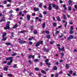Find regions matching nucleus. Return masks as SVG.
Listing matches in <instances>:
<instances>
[{
	"label": "nucleus",
	"mask_w": 77,
	"mask_h": 77,
	"mask_svg": "<svg viewBox=\"0 0 77 77\" xmlns=\"http://www.w3.org/2000/svg\"><path fill=\"white\" fill-rule=\"evenodd\" d=\"M13 57H7L6 58V60H10V62L11 63H12V61H13V60L12 59H13Z\"/></svg>",
	"instance_id": "obj_1"
},
{
	"label": "nucleus",
	"mask_w": 77,
	"mask_h": 77,
	"mask_svg": "<svg viewBox=\"0 0 77 77\" xmlns=\"http://www.w3.org/2000/svg\"><path fill=\"white\" fill-rule=\"evenodd\" d=\"M74 38V36L73 35H69L67 38V41H71V39Z\"/></svg>",
	"instance_id": "obj_2"
},
{
	"label": "nucleus",
	"mask_w": 77,
	"mask_h": 77,
	"mask_svg": "<svg viewBox=\"0 0 77 77\" xmlns=\"http://www.w3.org/2000/svg\"><path fill=\"white\" fill-rule=\"evenodd\" d=\"M52 6H53L54 8H55V9L57 10L59 9V7L57 5H56L55 4H53L52 5Z\"/></svg>",
	"instance_id": "obj_3"
},
{
	"label": "nucleus",
	"mask_w": 77,
	"mask_h": 77,
	"mask_svg": "<svg viewBox=\"0 0 77 77\" xmlns=\"http://www.w3.org/2000/svg\"><path fill=\"white\" fill-rule=\"evenodd\" d=\"M9 25L7 24L6 26V27H4V29L5 30H7V29H10V27H9Z\"/></svg>",
	"instance_id": "obj_4"
},
{
	"label": "nucleus",
	"mask_w": 77,
	"mask_h": 77,
	"mask_svg": "<svg viewBox=\"0 0 77 77\" xmlns=\"http://www.w3.org/2000/svg\"><path fill=\"white\" fill-rule=\"evenodd\" d=\"M31 58H32L33 59H35V55H33L32 56L31 55L28 56V59H31Z\"/></svg>",
	"instance_id": "obj_5"
},
{
	"label": "nucleus",
	"mask_w": 77,
	"mask_h": 77,
	"mask_svg": "<svg viewBox=\"0 0 77 77\" xmlns=\"http://www.w3.org/2000/svg\"><path fill=\"white\" fill-rule=\"evenodd\" d=\"M48 9L49 11H51L52 10L51 8V4H49Z\"/></svg>",
	"instance_id": "obj_6"
},
{
	"label": "nucleus",
	"mask_w": 77,
	"mask_h": 77,
	"mask_svg": "<svg viewBox=\"0 0 77 77\" xmlns=\"http://www.w3.org/2000/svg\"><path fill=\"white\" fill-rule=\"evenodd\" d=\"M33 9L35 12H36V11H39V8H34Z\"/></svg>",
	"instance_id": "obj_7"
},
{
	"label": "nucleus",
	"mask_w": 77,
	"mask_h": 77,
	"mask_svg": "<svg viewBox=\"0 0 77 77\" xmlns=\"http://www.w3.org/2000/svg\"><path fill=\"white\" fill-rule=\"evenodd\" d=\"M63 7L64 8V10H67V8L66 6V5L65 4H64L63 6Z\"/></svg>",
	"instance_id": "obj_8"
},
{
	"label": "nucleus",
	"mask_w": 77,
	"mask_h": 77,
	"mask_svg": "<svg viewBox=\"0 0 77 77\" xmlns=\"http://www.w3.org/2000/svg\"><path fill=\"white\" fill-rule=\"evenodd\" d=\"M26 17L28 19V20H30V16L29 15H27L26 16Z\"/></svg>",
	"instance_id": "obj_9"
},
{
	"label": "nucleus",
	"mask_w": 77,
	"mask_h": 77,
	"mask_svg": "<svg viewBox=\"0 0 77 77\" xmlns=\"http://www.w3.org/2000/svg\"><path fill=\"white\" fill-rule=\"evenodd\" d=\"M4 22L5 21V19L3 18H2L1 20H0V23H2V21Z\"/></svg>",
	"instance_id": "obj_10"
},
{
	"label": "nucleus",
	"mask_w": 77,
	"mask_h": 77,
	"mask_svg": "<svg viewBox=\"0 0 77 77\" xmlns=\"http://www.w3.org/2000/svg\"><path fill=\"white\" fill-rule=\"evenodd\" d=\"M30 30L31 31H32L33 30V29H34V26L33 25H31L30 26Z\"/></svg>",
	"instance_id": "obj_11"
},
{
	"label": "nucleus",
	"mask_w": 77,
	"mask_h": 77,
	"mask_svg": "<svg viewBox=\"0 0 77 77\" xmlns=\"http://www.w3.org/2000/svg\"><path fill=\"white\" fill-rule=\"evenodd\" d=\"M33 33L34 35H36L38 33V31L36 30H34L33 31Z\"/></svg>",
	"instance_id": "obj_12"
},
{
	"label": "nucleus",
	"mask_w": 77,
	"mask_h": 77,
	"mask_svg": "<svg viewBox=\"0 0 77 77\" xmlns=\"http://www.w3.org/2000/svg\"><path fill=\"white\" fill-rule=\"evenodd\" d=\"M68 3L69 5H72V1L71 0H69Z\"/></svg>",
	"instance_id": "obj_13"
},
{
	"label": "nucleus",
	"mask_w": 77,
	"mask_h": 77,
	"mask_svg": "<svg viewBox=\"0 0 77 77\" xmlns=\"http://www.w3.org/2000/svg\"><path fill=\"white\" fill-rule=\"evenodd\" d=\"M45 23H44L42 25V27L44 29V28H45Z\"/></svg>",
	"instance_id": "obj_14"
},
{
	"label": "nucleus",
	"mask_w": 77,
	"mask_h": 77,
	"mask_svg": "<svg viewBox=\"0 0 77 77\" xmlns=\"http://www.w3.org/2000/svg\"><path fill=\"white\" fill-rule=\"evenodd\" d=\"M40 44H41V45H42L43 44V41H41V42L39 41V45H40Z\"/></svg>",
	"instance_id": "obj_15"
},
{
	"label": "nucleus",
	"mask_w": 77,
	"mask_h": 77,
	"mask_svg": "<svg viewBox=\"0 0 77 77\" xmlns=\"http://www.w3.org/2000/svg\"><path fill=\"white\" fill-rule=\"evenodd\" d=\"M5 45H11V43L10 42H7L5 43Z\"/></svg>",
	"instance_id": "obj_16"
},
{
	"label": "nucleus",
	"mask_w": 77,
	"mask_h": 77,
	"mask_svg": "<svg viewBox=\"0 0 77 77\" xmlns=\"http://www.w3.org/2000/svg\"><path fill=\"white\" fill-rule=\"evenodd\" d=\"M17 27H18V25L16 24L14 26H13V28L14 29H16Z\"/></svg>",
	"instance_id": "obj_17"
},
{
	"label": "nucleus",
	"mask_w": 77,
	"mask_h": 77,
	"mask_svg": "<svg viewBox=\"0 0 77 77\" xmlns=\"http://www.w3.org/2000/svg\"><path fill=\"white\" fill-rule=\"evenodd\" d=\"M17 53H14V54H11V56H16V55H17Z\"/></svg>",
	"instance_id": "obj_18"
},
{
	"label": "nucleus",
	"mask_w": 77,
	"mask_h": 77,
	"mask_svg": "<svg viewBox=\"0 0 77 77\" xmlns=\"http://www.w3.org/2000/svg\"><path fill=\"white\" fill-rule=\"evenodd\" d=\"M53 68L54 69V70H56L57 69V67H56V66H54L53 67Z\"/></svg>",
	"instance_id": "obj_19"
},
{
	"label": "nucleus",
	"mask_w": 77,
	"mask_h": 77,
	"mask_svg": "<svg viewBox=\"0 0 77 77\" xmlns=\"http://www.w3.org/2000/svg\"><path fill=\"white\" fill-rule=\"evenodd\" d=\"M46 37L48 39H50L51 38V36L49 35H46Z\"/></svg>",
	"instance_id": "obj_20"
},
{
	"label": "nucleus",
	"mask_w": 77,
	"mask_h": 77,
	"mask_svg": "<svg viewBox=\"0 0 77 77\" xmlns=\"http://www.w3.org/2000/svg\"><path fill=\"white\" fill-rule=\"evenodd\" d=\"M7 34L6 33V32H5L3 33L2 35V37H5V36H6Z\"/></svg>",
	"instance_id": "obj_21"
},
{
	"label": "nucleus",
	"mask_w": 77,
	"mask_h": 77,
	"mask_svg": "<svg viewBox=\"0 0 77 77\" xmlns=\"http://www.w3.org/2000/svg\"><path fill=\"white\" fill-rule=\"evenodd\" d=\"M26 32V30H23L20 32L21 33H23L25 32Z\"/></svg>",
	"instance_id": "obj_22"
},
{
	"label": "nucleus",
	"mask_w": 77,
	"mask_h": 77,
	"mask_svg": "<svg viewBox=\"0 0 77 77\" xmlns=\"http://www.w3.org/2000/svg\"><path fill=\"white\" fill-rule=\"evenodd\" d=\"M59 76V74L57 73H56L55 74V77H58Z\"/></svg>",
	"instance_id": "obj_23"
},
{
	"label": "nucleus",
	"mask_w": 77,
	"mask_h": 77,
	"mask_svg": "<svg viewBox=\"0 0 77 77\" xmlns=\"http://www.w3.org/2000/svg\"><path fill=\"white\" fill-rule=\"evenodd\" d=\"M57 20L58 21H61V20L60 18V17L58 16L57 17Z\"/></svg>",
	"instance_id": "obj_24"
},
{
	"label": "nucleus",
	"mask_w": 77,
	"mask_h": 77,
	"mask_svg": "<svg viewBox=\"0 0 77 77\" xmlns=\"http://www.w3.org/2000/svg\"><path fill=\"white\" fill-rule=\"evenodd\" d=\"M39 17L41 18H43V16H42V14L39 13Z\"/></svg>",
	"instance_id": "obj_25"
},
{
	"label": "nucleus",
	"mask_w": 77,
	"mask_h": 77,
	"mask_svg": "<svg viewBox=\"0 0 77 77\" xmlns=\"http://www.w3.org/2000/svg\"><path fill=\"white\" fill-rule=\"evenodd\" d=\"M63 19L65 20H66L67 19L66 17V15H63Z\"/></svg>",
	"instance_id": "obj_26"
},
{
	"label": "nucleus",
	"mask_w": 77,
	"mask_h": 77,
	"mask_svg": "<svg viewBox=\"0 0 77 77\" xmlns=\"http://www.w3.org/2000/svg\"><path fill=\"white\" fill-rule=\"evenodd\" d=\"M42 3H40L39 4V7L40 8H42Z\"/></svg>",
	"instance_id": "obj_27"
},
{
	"label": "nucleus",
	"mask_w": 77,
	"mask_h": 77,
	"mask_svg": "<svg viewBox=\"0 0 77 77\" xmlns=\"http://www.w3.org/2000/svg\"><path fill=\"white\" fill-rule=\"evenodd\" d=\"M3 37V38L2 39V40L3 41H6V39H7V38L6 37Z\"/></svg>",
	"instance_id": "obj_28"
},
{
	"label": "nucleus",
	"mask_w": 77,
	"mask_h": 77,
	"mask_svg": "<svg viewBox=\"0 0 77 77\" xmlns=\"http://www.w3.org/2000/svg\"><path fill=\"white\" fill-rule=\"evenodd\" d=\"M4 70H5V71H8V68H7L6 67H5L4 68Z\"/></svg>",
	"instance_id": "obj_29"
},
{
	"label": "nucleus",
	"mask_w": 77,
	"mask_h": 77,
	"mask_svg": "<svg viewBox=\"0 0 77 77\" xmlns=\"http://www.w3.org/2000/svg\"><path fill=\"white\" fill-rule=\"evenodd\" d=\"M39 61V60L38 59H35L34 60V62H38Z\"/></svg>",
	"instance_id": "obj_30"
},
{
	"label": "nucleus",
	"mask_w": 77,
	"mask_h": 77,
	"mask_svg": "<svg viewBox=\"0 0 77 77\" xmlns=\"http://www.w3.org/2000/svg\"><path fill=\"white\" fill-rule=\"evenodd\" d=\"M28 63H29L30 65H31V64L32 63V61H31V60H29L28 61Z\"/></svg>",
	"instance_id": "obj_31"
},
{
	"label": "nucleus",
	"mask_w": 77,
	"mask_h": 77,
	"mask_svg": "<svg viewBox=\"0 0 77 77\" xmlns=\"http://www.w3.org/2000/svg\"><path fill=\"white\" fill-rule=\"evenodd\" d=\"M17 64H14V66H13V67L14 68H17Z\"/></svg>",
	"instance_id": "obj_32"
},
{
	"label": "nucleus",
	"mask_w": 77,
	"mask_h": 77,
	"mask_svg": "<svg viewBox=\"0 0 77 77\" xmlns=\"http://www.w3.org/2000/svg\"><path fill=\"white\" fill-rule=\"evenodd\" d=\"M54 27H56L57 26V24L56 23H53Z\"/></svg>",
	"instance_id": "obj_33"
},
{
	"label": "nucleus",
	"mask_w": 77,
	"mask_h": 77,
	"mask_svg": "<svg viewBox=\"0 0 77 77\" xmlns=\"http://www.w3.org/2000/svg\"><path fill=\"white\" fill-rule=\"evenodd\" d=\"M71 9H72L71 7L70 6L68 8V11H71Z\"/></svg>",
	"instance_id": "obj_34"
},
{
	"label": "nucleus",
	"mask_w": 77,
	"mask_h": 77,
	"mask_svg": "<svg viewBox=\"0 0 77 77\" xmlns=\"http://www.w3.org/2000/svg\"><path fill=\"white\" fill-rule=\"evenodd\" d=\"M8 76V77H12V74L10 73L7 75Z\"/></svg>",
	"instance_id": "obj_35"
},
{
	"label": "nucleus",
	"mask_w": 77,
	"mask_h": 77,
	"mask_svg": "<svg viewBox=\"0 0 77 77\" xmlns=\"http://www.w3.org/2000/svg\"><path fill=\"white\" fill-rule=\"evenodd\" d=\"M23 40H21L19 42V44H23Z\"/></svg>",
	"instance_id": "obj_36"
},
{
	"label": "nucleus",
	"mask_w": 77,
	"mask_h": 77,
	"mask_svg": "<svg viewBox=\"0 0 77 77\" xmlns=\"http://www.w3.org/2000/svg\"><path fill=\"white\" fill-rule=\"evenodd\" d=\"M12 63V61L11 63L10 62H10H8L7 63V65H11V63Z\"/></svg>",
	"instance_id": "obj_37"
},
{
	"label": "nucleus",
	"mask_w": 77,
	"mask_h": 77,
	"mask_svg": "<svg viewBox=\"0 0 77 77\" xmlns=\"http://www.w3.org/2000/svg\"><path fill=\"white\" fill-rule=\"evenodd\" d=\"M66 68H67V69H68V68H69V65H68V64H66Z\"/></svg>",
	"instance_id": "obj_38"
},
{
	"label": "nucleus",
	"mask_w": 77,
	"mask_h": 77,
	"mask_svg": "<svg viewBox=\"0 0 77 77\" xmlns=\"http://www.w3.org/2000/svg\"><path fill=\"white\" fill-rule=\"evenodd\" d=\"M61 50L63 51H65V48H64V47H63L62 48H61Z\"/></svg>",
	"instance_id": "obj_39"
},
{
	"label": "nucleus",
	"mask_w": 77,
	"mask_h": 77,
	"mask_svg": "<svg viewBox=\"0 0 77 77\" xmlns=\"http://www.w3.org/2000/svg\"><path fill=\"white\" fill-rule=\"evenodd\" d=\"M74 33V32L72 31H70L69 32L70 34H73Z\"/></svg>",
	"instance_id": "obj_40"
},
{
	"label": "nucleus",
	"mask_w": 77,
	"mask_h": 77,
	"mask_svg": "<svg viewBox=\"0 0 77 77\" xmlns=\"http://www.w3.org/2000/svg\"><path fill=\"white\" fill-rule=\"evenodd\" d=\"M55 64L57 65V66H58L59 64V63L58 61H57L56 63H55Z\"/></svg>",
	"instance_id": "obj_41"
},
{
	"label": "nucleus",
	"mask_w": 77,
	"mask_h": 77,
	"mask_svg": "<svg viewBox=\"0 0 77 77\" xmlns=\"http://www.w3.org/2000/svg\"><path fill=\"white\" fill-rule=\"evenodd\" d=\"M74 30V28L73 27V26H71L70 30Z\"/></svg>",
	"instance_id": "obj_42"
},
{
	"label": "nucleus",
	"mask_w": 77,
	"mask_h": 77,
	"mask_svg": "<svg viewBox=\"0 0 77 77\" xmlns=\"http://www.w3.org/2000/svg\"><path fill=\"white\" fill-rule=\"evenodd\" d=\"M43 13L44 14V15H47V13L45 11H43Z\"/></svg>",
	"instance_id": "obj_43"
},
{
	"label": "nucleus",
	"mask_w": 77,
	"mask_h": 77,
	"mask_svg": "<svg viewBox=\"0 0 77 77\" xmlns=\"http://www.w3.org/2000/svg\"><path fill=\"white\" fill-rule=\"evenodd\" d=\"M67 23H67V22H66L64 25V27H65V28H66V26H67Z\"/></svg>",
	"instance_id": "obj_44"
},
{
	"label": "nucleus",
	"mask_w": 77,
	"mask_h": 77,
	"mask_svg": "<svg viewBox=\"0 0 77 77\" xmlns=\"http://www.w3.org/2000/svg\"><path fill=\"white\" fill-rule=\"evenodd\" d=\"M72 72H73V71H72V70H70L69 73L70 74H72Z\"/></svg>",
	"instance_id": "obj_45"
},
{
	"label": "nucleus",
	"mask_w": 77,
	"mask_h": 77,
	"mask_svg": "<svg viewBox=\"0 0 77 77\" xmlns=\"http://www.w3.org/2000/svg\"><path fill=\"white\" fill-rule=\"evenodd\" d=\"M42 72L43 74H45V71L44 70H42Z\"/></svg>",
	"instance_id": "obj_46"
},
{
	"label": "nucleus",
	"mask_w": 77,
	"mask_h": 77,
	"mask_svg": "<svg viewBox=\"0 0 77 77\" xmlns=\"http://www.w3.org/2000/svg\"><path fill=\"white\" fill-rule=\"evenodd\" d=\"M36 47H38V46H39V41L38 42L35 44Z\"/></svg>",
	"instance_id": "obj_47"
},
{
	"label": "nucleus",
	"mask_w": 77,
	"mask_h": 77,
	"mask_svg": "<svg viewBox=\"0 0 77 77\" xmlns=\"http://www.w3.org/2000/svg\"><path fill=\"white\" fill-rule=\"evenodd\" d=\"M13 12V11L11 10L9 11L8 13L9 14H11V13H12Z\"/></svg>",
	"instance_id": "obj_48"
},
{
	"label": "nucleus",
	"mask_w": 77,
	"mask_h": 77,
	"mask_svg": "<svg viewBox=\"0 0 77 77\" xmlns=\"http://www.w3.org/2000/svg\"><path fill=\"white\" fill-rule=\"evenodd\" d=\"M46 64L47 65H51V64H50V63H48V62L46 63Z\"/></svg>",
	"instance_id": "obj_49"
},
{
	"label": "nucleus",
	"mask_w": 77,
	"mask_h": 77,
	"mask_svg": "<svg viewBox=\"0 0 77 77\" xmlns=\"http://www.w3.org/2000/svg\"><path fill=\"white\" fill-rule=\"evenodd\" d=\"M45 62H46V63L49 62V60L48 59H47L46 60H45Z\"/></svg>",
	"instance_id": "obj_50"
},
{
	"label": "nucleus",
	"mask_w": 77,
	"mask_h": 77,
	"mask_svg": "<svg viewBox=\"0 0 77 77\" xmlns=\"http://www.w3.org/2000/svg\"><path fill=\"white\" fill-rule=\"evenodd\" d=\"M46 33H47V34H49L50 33V32L48 31H45Z\"/></svg>",
	"instance_id": "obj_51"
},
{
	"label": "nucleus",
	"mask_w": 77,
	"mask_h": 77,
	"mask_svg": "<svg viewBox=\"0 0 77 77\" xmlns=\"http://www.w3.org/2000/svg\"><path fill=\"white\" fill-rule=\"evenodd\" d=\"M16 11H20V9L18 8H16L15 9Z\"/></svg>",
	"instance_id": "obj_52"
},
{
	"label": "nucleus",
	"mask_w": 77,
	"mask_h": 77,
	"mask_svg": "<svg viewBox=\"0 0 77 77\" xmlns=\"http://www.w3.org/2000/svg\"><path fill=\"white\" fill-rule=\"evenodd\" d=\"M58 49L59 51H61V48H60V47H58Z\"/></svg>",
	"instance_id": "obj_53"
},
{
	"label": "nucleus",
	"mask_w": 77,
	"mask_h": 77,
	"mask_svg": "<svg viewBox=\"0 0 77 77\" xmlns=\"http://www.w3.org/2000/svg\"><path fill=\"white\" fill-rule=\"evenodd\" d=\"M3 3L4 4H6L7 3V1H4Z\"/></svg>",
	"instance_id": "obj_54"
},
{
	"label": "nucleus",
	"mask_w": 77,
	"mask_h": 77,
	"mask_svg": "<svg viewBox=\"0 0 77 77\" xmlns=\"http://www.w3.org/2000/svg\"><path fill=\"white\" fill-rule=\"evenodd\" d=\"M32 74H33V73H32V72H31L30 73H29V75H30V76H32Z\"/></svg>",
	"instance_id": "obj_55"
},
{
	"label": "nucleus",
	"mask_w": 77,
	"mask_h": 77,
	"mask_svg": "<svg viewBox=\"0 0 77 77\" xmlns=\"http://www.w3.org/2000/svg\"><path fill=\"white\" fill-rule=\"evenodd\" d=\"M29 43L30 45H32L33 44V43L32 42H29Z\"/></svg>",
	"instance_id": "obj_56"
},
{
	"label": "nucleus",
	"mask_w": 77,
	"mask_h": 77,
	"mask_svg": "<svg viewBox=\"0 0 77 77\" xmlns=\"http://www.w3.org/2000/svg\"><path fill=\"white\" fill-rule=\"evenodd\" d=\"M35 70L36 71H39V68L36 67L35 68Z\"/></svg>",
	"instance_id": "obj_57"
},
{
	"label": "nucleus",
	"mask_w": 77,
	"mask_h": 77,
	"mask_svg": "<svg viewBox=\"0 0 77 77\" xmlns=\"http://www.w3.org/2000/svg\"><path fill=\"white\" fill-rule=\"evenodd\" d=\"M19 15H22V12H21V11L19 12Z\"/></svg>",
	"instance_id": "obj_58"
},
{
	"label": "nucleus",
	"mask_w": 77,
	"mask_h": 77,
	"mask_svg": "<svg viewBox=\"0 0 77 77\" xmlns=\"http://www.w3.org/2000/svg\"><path fill=\"white\" fill-rule=\"evenodd\" d=\"M62 73H63V72H62V71H60V72L59 73V74H62Z\"/></svg>",
	"instance_id": "obj_59"
},
{
	"label": "nucleus",
	"mask_w": 77,
	"mask_h": 77,
	"mask_svg": "<svg viewBox=\"0 0 77 77\" xmlns=\"http://www.w3.org/2000/svg\"><path fill=\"white\" fill-rule=\"evenodd\" d=\"M69 23L71 25H72L73 24V23L71 21V22H69Z\"/></svg>",
	"instance_id": "obj_60"
},
{
	"label": "nucleus",
	"mask_w": 77,
	"mask_h": 77,
	"mask_svg": "<svg viewBox=\"0 0 77 77\" xmlns=\"http://www.w3.org/2000/svg\"><path fill=\"white\" fill-rule=\"evenodd\" d=\"M10 23H11V22H10V21H8V22H7V24L9 25V24H10Z\"/></svg>",
	"instance_id": "obj_61"
},
{
	"label": "nucleus",
	"mask_w": 77,
	"mask_h": 77,
	"mask_svg": "<svg viewBox=\"0 0 77 77\" xmlns=\"http://www.w3.org/2000/svg\"><path fill=\"white\" fill-rule=\"evenodd\" d=\"M74 8H75L77 10V5H74Z\"/></svg>",
	"instance_id": "obj_62"
},
{
	"label": "nucleus",
	"mask_w": 77,
	"mask_h": 77,
	"mask_svg": "<svg viewBox=\"0 0 77 77\" xmlns=\"http://www.w3.org/2000/svg\"><path fill=\"white\" fill-rule=\"evenodd\" d=\"M43 64V63H42V62H41L40 63V65H41V66H42V65Z\"/></svg>",
	"instance_id": "obj_63"
},
{
	"label": "nucleus",
	"mask_w": 77,
	"mask_h": 77,
	"mask_svg": "<svg viewBox=\"0 0 77 77\" xmlns=\"http://www.w3.org/2000/svg\"><path fill=\"white\" fill-rule=\"evenodd\" d=\"M46 48H43V51H46Z\"/></svg>",
	"instance_id": "obj_64"
}]
</instances>
